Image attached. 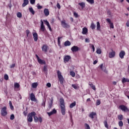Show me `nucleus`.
<instances>
[{
	"label": "nucleus",
	"instance_id": "09e8293b",
	"mask_svg": "<svg viewBox=\"0 0 129 129\" xmlns=\"http://www.w3.org/2000/svg\"><path fill=\"white\" fill-rule=\"evenodd\" d=\"M17 17L18 18H22V13L18 12L17 13Z\"/></svg>",
	"mask_w": 129,
	"mask_h": 129
},
{
	"label": "nucleus",
	"instance_id": "338daca9",
	"mask_svg": "<svg viewBox=\"0 0 129 129\" xmlns=\"http://www.w3.org/2000/svg\"><path fill=\"white\" fill-rule=\"evenodd\" d=\"M103 71H104V72H105V73H106V74H107L108 73V71H107V70H106V69H105V68H104V69H103V70H102Z\"/></svg>",
	"mask_w": 129,
	"mask_h": 129
},
{
	"label": "nucleus",
	"instance_id": "dca6fc26",
	"mask_svg": "<svg viewBox=\"0 0 129 129\" xmlns=\"http://www.w3.org/2000/svg\"><path fill=\"white\" fill-rule=\"evenodd\" d=\"M55 113H57V110H56L55 109H53V110L49 112H47V114L49 115V116H51V115H52V114H55Z\"/></svg>",
	"mask_w": 129,
	"mask_h": 129
},
{
	"label": "nucleus",
	"instance_id": "f03ea898",
	"mask_svg": "<svg viewBox=\"0 0 129 129\" xmlns=\"http://www.w3.org/2000/svg\"><path fill=\"white\" fill-rule=\"evenodd\" d=\"M36 115V112H32L27 115V120L29 122H32L33 121V116H35Z\"/></svg>",
	"mask_w": 129,
	"mask_h": 129
},
{
	"label": "nucleus",
	"instance_id": "20e7f679",
	"mask_svg": "<svg viewBox=\"0 0 129 129\" xmlns=\"http://www.w3.org/2000/svg\"><path fill=\"white\" fill-rule=\"evenodd\" d=\"M8 114V111H7V107H4L1 109V115L3 116H6Z\"/></svg>",
	"mask_w": 129,
	"mask_h": 129
},
{
	"label": "nucleus",
	"instance_id": "49530a36",
	"mask_svg": "<svg viewBox=\"0 0 129 129\" xmlns=\"http://www.w3.org/2000/svg\"><path fill=\"white\" fill-rule=\"evenodd\" d=\"M37 9L38 10H41V9H43V7H42L41 6H40V4H37Z\"/></svg>",
	"mask_w": 129,
	"mask_h": 129
},
{
	"label": "nucleus",
	"instance_id": "a878e982",
	"mask_svg": "<svg viewBox=\"0 0 129 129\" xmlns=\"http://www.w3.org/2000/svg\"><path fill=\"white\" fill-rule=\"evenodd\" d=\"M64 45L66 47H67V46H71V42H70V41L67 40V41L64 42Z\"/></svg>",
	"mask_w": 129,
	"mask_h": 129
},
{
	"label": "nucleus",
	"instance_id": "cd10ccee",
	"mask_svg": "<svg viewBox=\"0 0 129 129\" xmlns=\"http://www.w3.org/2000/svg\"><path fill=\"white\" fill-rule=\"evenodd\" d=\"M125 82H129V79H125V78H123L122 79V83H125Z\"/></svg>",
	"mask_w": 129,
	"mask_h": 129
},
{
	"label": "nucleus",
	"instance_id": "58836bf2",
	"mask_svg": "<svg viewBox=\"0 0 129 129\" xmlns=\"http://www.w3.org/2000/svg\"><path fill=\"white\" fill-rule=\"evenodd\" d=\"M104 124L105 125V127H106V128H108V124H107V121L105 120L104 121Z\"/></svg>",
	"mask_w": 129,
	"mask_h": 129
},
{
	"label": "nucleus",
	"instance_id": "72a5a7b5",
	"mask_svg": "<svg viewBox=\"0 0 129 129\" xmlns=\"http://www.w3.org/2000/svg\"><path fill=\"white\" fill-rule=\"evenodd\" d=\"M62 37H58L57 38V42H58V46H60L61 45H60V44L61 43V42L60 41V40H61V39H62Z\"/></svg>",
	"mask_w": 129,
	"mask_h": 129
},
{
	"label": "nucleus",
	"instance_id": "7c9ffc66",
	"mask_svg": "<svg viewBox=\"0 0 129 129\" xmlns=\"http://www.w3.org/2000/svg\"><path fill=\"white\" fill-rule=\"evenodd\" d=\"M29 12L31 13L32 15H35V11H34V9H33V8L31 7L29 8Z\"/></svg>",
	"mask_w": 129,
	"mask_h": 129
},
{
	"label": "nucleus",
	"instance_id": "37998d69",
	"mask_svg": "<svg viewBox=\"0 0 129 129\" xmlns=\"http://www.w3.org/2000/svg\"><path fill=\"white\" fill-rule=\"evenodd\" d=\"M34 119L35 122H38V121H39V118L36 116H34Z\"/></svg>",
	"mask_w": 129,
	"mask_h": 129
},
{
	"label": "nucleus",
	"instance_id": "7ed1b4c3",
	"mask_svg": "<svg viewBox=\"0 0 129 129\" xmlns=\"http://www.w3.org/2000/svg\"><path fill=\"white\" fill-rule=\"evenodd\" d=\"M57 73L58 78L59 79L60 84H63V82H64V78H63V76H62V74L60 72V71H57Z\"/></svg>",
	"mask_w": 129,
	"mask_h": 129
},
{
	"label": "nucleus",
	"instance_id": "6ab92c4d",
	"mask_svg": "<svg viewBox=\"0 0 129 129\" xmlns=\"http://www.w3.org/2000/svg\"><path fill=\"white\" fill-rule=\"evenodd\" d=\"M33 39L35 42H37L38 41V34L37 33H33Z\"/></svg>",
	"mask_w": 129,
	"mask_h": 129
},
{
	"label": "nucleus",
	"instance_id": "bf43d9fd",
	"mask_svg": "<svg viewBox=\"0 0 129 129\" xmlns=\"http://www.w3.org/2000/svg\"><path fill=\"white\" fill-rule=\"evenodd\" d=\"M100 68L102 70H103V69L105 68H103V64H101L100 66Z\"/></svg>",
	"mask_w": 129,
	"mask_h": 129
},
{
	"label": "nucleus",
	"instance_id": "c85d7f7f",
	"mask_svg": "<svg viewBox=\"0 0 129 129\" xmlns=\"http://www.w3.org/2000/svg\"><path fill=\"white\" fill-rule=\"evenodd\" d=\"M72 87L74 88V89H78L79 88V87L78 86V85L77 84H72Z\"/></svg>",
	"mask_w": 129,
	"mask_h": 129
},
{
	"label": "nucleus",
	"instance_id": "c03bdc74",
	"mask_svg": "<svg viewBox=\"0 0 129 129\" xmlns=\"http://www.w3.org/2000/svg\"><path fill=\"white\" fill-rule=\"evenodd\" d=\"M118 118L119 120H122L123 117H122V115H118Z\"/></svg>",
	"mask_w": 129,
	"mask_h": 129
},
{
	"label": "nucleus",
	"instance_id": "774afa93",
	"mask_svg": "<svg viewBox=\"0 0 129 129\" xmlns=\"http://www.w3.org/2000/svg\"><path fill=\"white\" fill-rule=\"evenodd\" d=\"M38 120L40 121V122H42V118L41 117H39Z\"/></svg>",
	"mask_w": 129,
	"mask_h": 129
},
{
	"label": "nucleus",
	"instance_id": "5701e85b",
	"mask_svg": "<svg viewBox=\"0 0 129 129\" xmlns=\"http://www.w3.org/2000/svg\"><path fill=\"white\" fill-rule=\"evenodd\" d=\"M78 5L81 7L82 10L85 8V3L84 2L80 3L78 4Z\"/></svg>",
	"mask_w": 129,
	"mask_h": 129
},
{
	"label": "nucleus",
	"instance_id": "e433bc0d",
	"mask_svg": "<svg viewBox=\"0 0 129 129\" xmlns=\"http://www.w3.org/2000/svg\"><path fill=\"white\" fill-rule=\"evenodd\" d=\"M97 54H101V49L100 48H97L96 50Z\"/></svg>",
	"mask_w": 129,
	"mask_h": 129
},
{
	"label": "nucleus",
	"instance_id": "ddd939ff",
	"mask_svg": "<svg viewBox=\"0 0 129 129\" xmlns=\"http://www.w3.org/2000/svg\"><path fill=\"white\" fill-rule=\"evenodd\" d=\"M43 22H44L45 25H46L47 27L48 28L49 31H52V28H51V25H50V23H49V22L47 20H43Z\"/></svg>",
	"mask_w": 129,
	"mask_h": 129
},
{
	"label": "nucleus",
	"instance_id": "69168bd1",
	"mask_svg": "<svg viewBox=\"0 0 129 129\" xmlns=\"http://www.w3.org/2000/svg\"><path fill=\"white\" fill-rule=\"evenodd\" d=\"M74 16H75L76 17V18H77L78 17V14H77L76 13H74Z\"/></svg>",
	"mask_w": 129,
	"mask_h": 129
},
{
	"label": "nucleus",
	"instance_id": "4468645a",
	"mask_svg": "<svg viewBox=\"0 0 129 129\" xmlns=\"http://www.w3.org/2000/svg\"><path fill=\"white\" fill-rule=\"evenodd\" d=\"M70 59H71V56L70 55H66L63 57V61L64 63H66V62H69Z\"/></svg>",
	"mask_w": 129,
	"mask_h": 129
},
{
	"label": "nucleus",
	"instance_id": "6e6552de",
	"mask_svg": "<svg viewBox=\"0 0 129 129\" xmlns=\"http://www.w3.org/2000/svg\"><path fill=\"white\" fill-rule=\"evenodd\" d=\"M61 26L63 27V28H70V25H69L68 24L66 23V21L65 20L62 21L61 22Z\"/></svg>",
	"mask_w": 129,
	"mask_h": 129
},
{
	"label": "nucleus",
	"instance_id": "6e6d98bb",
	"mask_svg": "<svg viewBox=\"0 0 129 129\" xmlns=\"http://www.w3.org/2000/svg\"><path fill=\"white\" fill-rule=\"evenodd\" d=\"M23 114L25 116H27V114H28V111H25L23 112Z\"/></svg>",
	"mask_w": 129,
	"mask_h": 129
},
{
	"label": "nucleus",
	"instance_id": "393cba45",
	"mask_svg": "<svg viewBox=\"0 0 129 129\" xmlns=\"http://www.w3.org/2000/svg\"><path fill=\"white\" fill-rule=\"evenodd\" d=\"M97 31H101V28H100V23L99 22H97Z\"/></svg>",
	"mask_w": 129,
	"mask_h": 129
},
{
	"label": "nucleus",
	"instance_id": "a19ab883",
	"mask_svg": "<svg viewBox=\"0 0 129 129\" xmlns=\"http://www.w3.org/2000/svg\"><path fill=\"white\" fill-rule=\"evenodd\" d=\"M89 85L93 90H95L96 89L95 86L93 84H90Z\"/></svg>",
	"mask_w": 129,
	"mask_h": 129
},
{
	"label": "nucleus",
	"instance_id": "bb28decb",
	"mask_svg": "<svg viewBox=\"0 0 129 129\" xmlns=\"http://www.w3.org/2000/svg\"><path fill=\"white\" fill-rule=\"evenodd\" d=\"M52 104H53V98H51L50 99V102H49L48 104L49 108H51Z\"/></svg>",
	"mask_w": 129,
	"mask_h": 129
},
{
	"label": "nucleus",
	"instance_id": "f8f14e48",
	"mask_svg": "<svg viewBox=\"0 0 129 129\" xmlns=\"http://www.w3.org/2000/svg\"><path fill=\"white\" fill-rule=\"evenodd\" d=\"M20 85L18 83H14V89L15 91H19L20 90Z\"/></svg>",
	"mask_w": 129,
	"mask_h": 129
},
{
	"label": "nucleus",
	"instance_id": "5fc2aeb1",
	"mask_svg": "<svg viewBox=\"0 0 129 129\" xmlns=\"http://www.w3.org/2000/svg\"><path fill=\"white\" fill-rule=\"evenodd\" d=\"M30 34V31L29 30H26L27 37H29V34Z\"/></svg>",
	"mask_w": 129,
	"mask_h": 129
},
{
	"label": "nucleus",
	"instance_id": "4d7b16f0",
	"mask_svg": "<svg viewBox=\"0 0 129 129\" xmlns=\"http://www.w3.org/2000/svg\"><path fill=\"white\" fill-rule=\"evenodd\" d=\"M16 66L15 63H13L10 66V68H14V67Z\"/></svg>",
	"mask_w": 129,
	"mask_h": 129
},
{
	"label": "nucleus",
	"instance_id": "f3484780",
	"mask_svg": "<svg viewBox=\"0 0 129 129\" xmlns=\"http://www.w3.org/2000/svg\"><path fill=\"white\" fill-rule=\"evenodd\" d=\"M30 99L31 101H36V96H35L34 93H31L30 94Z\"/></svg>",
	"mask_w": 129,
	"mask_h": 129
},
{
	"label": "nucleus",
	"instance_id": "de8ad7c7",
	"mask_svg": "<svg viewBox=\"0 0 129 129\" xmlns=\"http://www.w3.org/2000/svg\"><path fill=\"white\" fill-rule=\"evenodd\" d=\"M10 119H11V120H14V119H15V115L12 114L10 117Z\"/></svg>",
	"mask_w": 129,
	"mask_h": 129
},
{
	"label": "nucleus",
	"instance_id": "412c9836",
	"mask_svg": "<svg viewBox=\"0 0 129 129\" xmlns=\"http://www.w3.org/2000/svg\"><path fill=\"white\" fill-rule=\"evenodd\" d=\"M44 13L46 17H48V16H49L50 14V13L49 12V10H48L47 9H45L44 10Z\"/></svg>",
	"mask_w": 129,
	"mask_h": 129
},
{
	"label": "nucleus",
	"instance_id": "0eeeda50",
	"mask_svg": "<svg viewBox=\"0 0 129 129\" xmlns=\"http://www.w3.org/2000/svg\"><path fill=\"white\" fill-rule=\"evenodd\" d=\"M109 58H114L115 57V51H114L113 50H111V51L109 52L108 54Z\"/></svg>",
	"mask_w": 129,
	"mask_h": 129
},
{
	"label": "nucleus",
	"instance_id": "1a4fd4ad",
	"mask_svg": "<svg viewBox=\"0 0 129 129\" xmlns=\"http://www.w3.org/2000/svg\"><path fill=\"white\" fill-rule=\"evenodd\" d=\"M41 23L40 31H41V32H45V31H46V28L44 25V22H43V20H41Z\"/></svg>",
	"mask_w": 129,
	"mask_h": 129
},
{
	"label": "nucleus",
	"instance_id": "ea45409f",
	"mask_svg": "<svg viewBox=\"0 0 129 129\" xmlns=\"http://www.w3.org/2000/svg\"><path fill=\"white\" fill-rule=\"evenodd\" d=\"M87 2L91 5H93V4H94V0H87Z\"/></svg>",
	"mask_w": 129,
	"mask_h": 129
},
{
	"label": "nucleus",
	"instance_id": "e2e57ef3",
	"mask_svg": "<svg viewBox=\"0 0 129 129\" xmlns=\"http://www.w3.org/2000/svg\"><path fill=\"white\" fill-rule=\"evenodd\" d=\"M10 107L12 110H14V106H13V105H10Z\"/></svg>",
	"mask_w": 129,
	"mask_h": 129
},
{
	"label": "nucleus",
	"instance_id": "39448f33",
	"mask_svg": "<svg viewBox=\"0 0 129 129\" xmlns=\"http://www.w3.org/2000/svg\"><path fill=\"white\" fill-rule=\"evenodd\" d=\"M119 109H120L122 111H124V112H125V111H128V108H127V107L124 105H120L119 106Z\"/></svg>",
	"mask_w": 129,
	"mask_h": 129
},
{
	"label": "nucleus",
	"instance_id": "473e14b6",
	"mask_svg": "<svg viewBox=\"0 0 129 129\" xmlns=\"http://www.w3.org/2000/svg\"><path fill=\"white\" fill-rule=\"evenodd\" d=\"M32 86L33 88H37V86H38V83H34L32 84Z\"/></svg>",
	"mask_w": 129,
	"mask_h": 129
},
{
	"label": "nucleus",
	"instance_id": "a211bd4d",
	"mask_svg": "<svg viewBox=\"0 0 129 129\" xmlns=\"http://www.w3.org/2000/svg\"><path fill=\"white\" fill-rule=\"evenodd\" d=\"M41 48L43 52H47L48 51V46L47 45H43Z\"/></svg>",
	"mask_w": 129,
	"mask_h": 129
},
{
	"label": "nucleus",
	"instance_id": "3c124183",
	"mask_svg": "<svg viewBox=\"0 0 129 129\" xmlns=\"http://www.w3.org/2000/svg\"><path fill=\"white\" fill-rule=\"evenodd\" d=\"M4 78L5 80H9V76L8 75H5L4 76Z\"/></svg>",
	"mask_w": 129,
	"mask_h": 129
},
{
	"label": "nucleus",
	"instance_id": "2eb2a0df",
	"mask_svg": "<svg viewBox=\"0 0 129 129\" xmlns=\"http://www.w3.org/2000/svg\"><path fill=\"white\" fill-rule=\"evenodd\" d=\"M125 55V52H124V51L123 50H121L119 54V56L121 59H123V58H124Z\"/></svg>",
	"mask_w": 129,
	"mask_h": 129
},
{
	"label": "nucleus",
	"instance_id": "c9c22d12",
	"mask_svg": "<svg viewBox=\"0 0 129 129\" xmlns=\"http://www.w3.org/2000/svg\"><path fill=\"white\" fill-rule=\"evenodd\" d=\"M90 48H91L93 50V52H94L95 51V48L94 47V45L92 44H90Z\"/></svg>",
	"mask_w": 129,
	"mask_h": 129
},
{
	"label": "nucleus",
	"instance_id": "79ce46f5",
	"mask_svg": "<svg viewBox=\"0 0 129 129\" xmlns=\"http://www.w3.org/2000/svg\"><path fill=\"white\" fill-rule=\"evenodd\" d=\"M70 75H71V76H72V77H75V73L73 71H71Z\"/></svg>",
	"mask_w": 129,
	"mask_h": 129
},
{
	"label": "nucleus",
	"instance_id": "c756f323",
	"mask_svg": "<svg viewBox=\"0 0 129 129\" xmlns=\"http://www.w3.org/2000/svg\"><path fill=\"white\" fill-rule=\"evenodd\" d=\"M75 105H76V102L74 101L73 103L70 105V108H73Z\"/></svg>",
	"mask_w": 129,
	"mask_h": 129
},
{
	"label": "nucleus",
	"instance_id": "13d9d810",
	"mask_svg": "<svg viewBox=\"0 0 129 129\" xmlns=\"http://www.w3.org/2000/svg\"><path fill=\"white\" fill-rule=\"evenodd\" d=\"M100 104V101L98 100L96 102V105H99Z\"/></svg>",
	"mask_w": 129,
	"mask_h": 129
},
{
	"label": "nucleus",
	"instance_id": "8fccbe9b",
	"mask_svg": "<svg viewBox=\"0 0 129 129\" xmlns=\"http://www.w3.org/2000/svg\"><path fill=\"white\" fill-rule=\"evenodd\" d=\"M30 2L31 5H34L35 4V3H36V1L35 0H30Z\"/></svg>",
	"mask_w": 129,
	"mask_h": 129
},
{
	"label": "nucleus",
	"instance_id": "a18cd8bd",
	"mask_svg": "<svg viewBox=\"0 0 129 129\" xmlns=\"http://www.w3.org/2000/svg\"><path fill=\"white\" fill-rule=\"evenodd\" d=\"M118 125L119 126H122L123 125V122H122V121H119Z\"/></svg>",
	"mask_w": 129,
	"mask_h": 129
},
{
	"label": "nucleus",
	"instance_id": "9b49d317",
	"mask_svg": "<svg viewBox=\"0 0 129 129\" xmlns=\"http://www.w3.org/2000/svg\"><path fill=\"white\" fill-rule=\"evenodd\" d=\"M106 22H107L109 24L110 28L111 29H114V26L113 25V23L111 22V21L110 20V19H109V18H107L106 19Z\"/></svg>",
	"mask_w": 129,
	"mask_h": 129
},
{
	"label": "nucleus",
	"instance_id": "b1692460",
	"mask_svg": "<svg viewBox=\"0 0 129 129\" xmlns=\"http://www.w3.org/2000/svg\"><path fill=\"white\" fill-rule=\"evenodd\" d=\"M88 32V30L86 28H83V31H82V34L83 35H86L87 34V32Z\"/></svg>",
	"mask_w": 129,
	"mask_h": 129
},
{
	"label": "nucleus",
	"instance_id": "9d476101",
	"mask_svg": "<svg viewBox=\"0 0 129 129\" xmlns=\"http://www.w3.org/2000/svg\"><path fill=\"white\" fill-rule=\"evenodd\" d=\"M79 50H80V48L77 46H74L71 48V51H72L73 52H78V51H79Z\"/></svg>",
	"mask_w": 129,
	"mask_h": 129
},
{
	"label": "nucleus",
	"instance_id": "680f3d73",
	"mask_svg": "<svg viewBox=\"0 0 129 129\" xmlns=\"http://www.w3.org/2000/svg\"><path fill=\"white\" fill-rule=\"evenodd\" d=\"M85 42L86 43H89L90 42V40H89V39H88V38H86L85 39Z\"/></svg>",
	"mask_w": 129,
	"mask_h": 129
},
{
	"label": "nucleus",
	"instance_id": "f704fd0d",
	"mask_svg": "<svg viewBox=\"0 0 129 129\" xmlns=\"http://www.w3.org/2000/svg\"><path fill=\"white\" fill-rule=\"evenodd\" d=\"M84 126L85 129H90V126L86 123L84 124Z\"/></svg>",
	"mask_w": 129,
	"mask_h": 129
},
{
	"label": "nucleus",
	"instance_id": "423d86ee",
	"mask_svg": "<svg viewBox=\"0 0 129 129\" xmlns=\"http://www.w3.org/2000/svg\"><path fill=\"white\" fill-rule=\"evenodd\" d=\"M35 56H36V57L37 59V61L39 64H41V65H42V64H46V61H45V60H44L40 59V58L39 57V56L38 55L36 54Z\"/></svg>",
	"mask_w": 129,
	"mask_h": 129
},
{
	"label": "nucleus",
	"instance_id": "4be33fe9",
	"mask_svg": "<svg viewBox=\"0 0 129 129\" xmlns=\"http://www.w3.org/2000/svg\"><path fill=\"white\" fill-rule=\"evenodd\" d=\"M95 115H96V113H95L94 112H92L89 114V117L92 118V119H93V118H94V116H95Z\"/></svg>",
	"mask_w": 129,
	"mask_h": 129
},
{
	"label": "nucleus",
	"instance_id": "f257e3e1",
	"mask_svg": "<svg viewBox=\"0 0 129 129\" xmlns=\"http://www.w3.org/2000/svg\"><path fill=\"white\" fill-rule=\"evenodd\" d=\"M60 106L61 108V111L62 115L66 114V110L65 109V103L63 98H60L59 100Z\"/></svg>",
	"mask_w": 129,
	"mask_h": 129
},
{
	"label": "nucleus",
	"instance_id": "4c0bfd02",
	"mask_svg": "<svg viewBox=\"0 0 129 129\" xmlns=\"http://www.w3.org/2000/svg\"><path fill=\"white\" fill-rule=\"evenodd\" d=\"M69 115H70V117L71 118V122H72V123H73V117H72V113H71V112H69Z\"/></svg>",
	"mask_w": 129,
	"mask_h": 129
},
{
	"label": "nucleus",
	"instance_id": "603ef678",
	"mask_svg": "<svg viewBox=\"0 0 129 129\" xmlns=\"http://www.w3.org/2000/svg\"><path fill=\"white\" fill-rule=\"evenodd\" d=\"M56 7L58 10H60L61 9V6H60V4L59 3H57Z\"/></svg>",
	"mask_w": 129,
	"mask_h": 129
},
{
	"label": "nucleus",
	"instance_id": "864d4df0",
	"mask_svg": "<svg viewBox=\"0 0 129 129\" xmlns=\"http://www.w3.org/2000/svg\"><path fill=\"white\" fill-rule=\"evenodd\" d=\"M47 66H44L43 67V71H44V72H46V71H47Z\"/></svg>",
	"mask_w": 129,
	"mask_h": 129
},
{
	"label": "nucleus",
	"instance_id": "052dcab7",
	"mask_svg": "<svg viewBox=\"0 0 129 129\" xmlns=\"http://www.w3.org/2000/svg\"><path fill=\"white\" fill-rule=\"evenodd\" d=\"M46 86H47V87H49V88L51 87V83H47V84H46Z\"/></svg>",
	"mask_w": 129,
	"mask_h": 129
},
{
	"label": "nucleus",
	"instance_id": "2f4dec72",
	"mask_svg": "<svg viewBox=\"0 0 129 129\" xmlns=\"http://www.w3.org/2000/svg\"><path fill=\"white\" fill-rule=\"evenodd\" d=\"M95 28H96L95 24H94V23L93 22H92L91 25V28L92 29V30H94V29H95Z\"/></svg>",
	"mask_w": 129,
	"mask_h": 129
},
{
	"label": "nucleus",
	"instance_id": "aec40b11",
	"mask_svg": "<svg viewBox=\"0 0 129 129\" xmlns=\"http://www.w3.org/2000/svg\"><path fill=\"white\" fill-rule=\"evenodd\" d=\"M27 5H29V0H24L23 4H22L23 8H25Z\"/></svg>",
	"mask_w": 129,
	"mask_h": 129
},
{
	"label": "nucleus",
	"instance_id": "0e129e2a",
	"mask_svg": "<svg viewBox=\"0 0 129 129\" xmlns=\"http://www.w3.org/2000/svg\"><path fill=\"white\" fill-rule=\"evenodd\" d=\"M126 27H129V20H127L126 23Z\"/></svg>",
	"mask_w": 129,
	"mask_h": 129
}]
</instances>
